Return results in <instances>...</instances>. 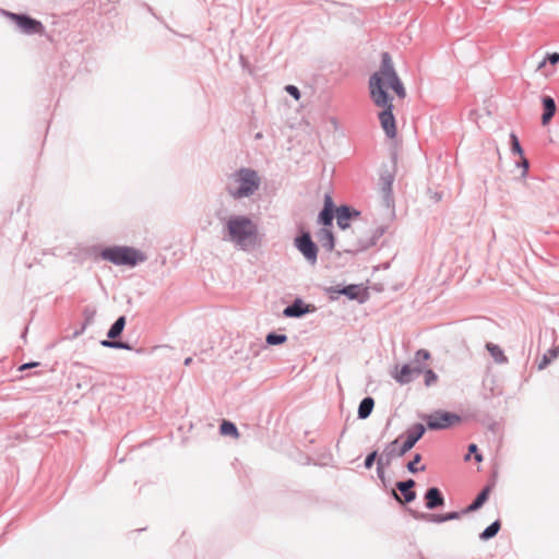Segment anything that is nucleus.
<instances>
[{"label":"nucleus","mask_w":559,"mask_h":559,"mask_svg":"<svg viewBox=\"0 0 559 559\" xmlns=\"http://www.w3.org/2000/svg\"><path fill=\"white\" fill-rule=\"evenodd\" d=\"M369 91L373 104L382 109L379 112V120L383 131L390 139L395 138L396 124L392 112V102L394 96L401 99L405 98L406 90L388 52L382 53L379 69L369 79Z\"/></svg>","instance_id":"f257e3e1"},{"label":"nucleus","mask_w":559,"mask_h":559,"mask_svg":"<svg viewBox=\"0 0 559 559\" xmlns=\"http://www.w3.org/2000/svg\"><path fill=\"white\" fill-rule=\"evenodd\" d=\"M260 186L258 174L249 168H241L230 176L227 186L229 194L235 199L252 195Z\"/></svg>","instance_id":"f03ea898"},{"label":"nucleus","mask_w":559,"mask_h":559,"mask_svg":"<svg viewBox=\"0 0 559 559\" xmlns=\"http://www.w3.org/2000/svg\"><path fill=\"white\" fill-rule=\"evenodd\" d=\"M99 257L115 265L128 267H134L147 260V255L134 247H103Z\"/></svg>","instance_id":"7ed1b4c3"},{"label":"nucleus","mask_w":559,"mask_h":559,"mask_svg":"<svg viewBox=\"0 0 559 559\" xmlns=\"http://www.w3.org/2000/svg\"><path fill=\"white\" fill-rule=\"evenodd\" d=\"M333 202L330 195L325 197L324 207L319 214L318 224L320 225L319 230L316 234L318 242L322 245H334L335 237L333 235Z\"/></svg>","instance_id":"20e7f679"},{"label":"nucleus","mask_w":559,"mask_h":559,"mask_svg":"<svg viewBox=\"0 0 559 559\" xmlns=\"http://www.w3.org/2000/svg\"><path fill=\"white\" fill-rule=\"evenodd\" d=\"M426 432L425 425L417 423L414 424L407 431H406V440L401 443V447L399 445V438L395 440L389 442L383 451H392L393 452V460L400 456H403L406 454L411 449L414 448V445L423 438V436Z\"/></svg>","instance_id":"39448f33"},{"label":"nucleus","mask_w":559,"mask_h":559,"mask_svg":"<svg viewBox=\"0 0 559 559\" xmlns=\"http://www.w3.org/2000/svg\"><path fill=\"white\" fill-rule=\"evenodd\" d=\"M228 233L234 241L250 240L257 231L254 223L245 217H231L227 223Z\"/></svg>","instance_id":"423d86ee"},{"label":"nucleus","mask_w":559,"mask_h":559,"mask_svg":"<svg viewBox=\"0 0 559 559\" xmlns=\"http://www.w3.org/2000/svg\"><path fill=\"white\" fill-rule=\"evenodd\" d=\"M424 420L426 421V429L443 430L461 423L462 417L452 412L438 409L425 415Z\"/></svg>","instance_id":"0eeeda50"},{"label":"nucleus","mask_w":559,"mask_h":559,"mask_svg":"<svg viewBox=\"0 0 559 559\" xmlns=\"http://www.w3.org/2000/svg\"><path fill=\"white\" fill-rule=\"evenodd\" d=\"M7 16L14 22L17 27L25 34H44L45 27L41 22L34 20L27 15L8 12Z\"/></svg>","instance_id":"6e6552de"},{"label":"nucleus","mask_w":559,"mask_h":559,"mask_svg":"<svg viewBox=\"0 0 559 559\" xmlns=\"http://www.w3.org/2000/svg\"><path fill=\"white\" fill-rule=\"evenodd\" d=\"M326 293L331 295H344L350 300H358L359 302H364L366 299V290L361 287V285L349 284L343 287L340 286H331L326 288Z\"/></svg>","instance_id":"1a4fd4ad"},{"label":"nucleus","mask_w":559,"mask_h":559,"mask_svg":"<svg viewBox=\"0 0 559 559\" xmlns=\"http://www.w3.org/2000/svg\"><path fill=\"white\" fill-rule=\"evenodd\" d=\"M415 485L416 483L412 478L397 481L395 487L401 492V496L395 490H392V498L399 503H411L416 499V491L414 490Z\"/></svg>","instance_id":"9d476101"},{"label":"nucleus","mask_w":559,"mask_h":559,"mask_svg":"<svg viewBox=\"0 0 559 559\" xmlns=\"http://www.w3.org/2000/svg\"><path fill=\"white\" fill-rule=\"evenodd\" d=\"M421 372L423 369L419 366L414 367L411 364H404L400 369L395 368L392 377L399 384L405 385L413 382Z\"/></svg>","instance_id":"9b49d317"},{"label":"nucleus","mask_w":559,"mask_h":559,"mask_svg":"<svg viewBox=\"0 0 559 559\" xmlns=\"http://www.w3.org/2000/svg\"><path fill=\"white\" fill-rule=\"evenodd\" d=\"M313 310L314 307L312 305L306 304L300 298H296L290 305L284 308L283 316L286 318H301Z\"/></svg>","instance_id":"f8f14e48"},{"label":"nucleus","mask_w":559,"mask_h":559,"mask_svg":"<svg viewBox=\"0 0 559 559\" xmlns=\"http://www.w3.org/2000/svg\"><path fill=\"white\" fill-rule=\"evenodd\" d=\"M358 215V212L352 210L348 206L337 207L335 213L337 227L341 230L346 231L350 227V222L357 218Z\"/></svg>","instance_id":"ddd939ff"},{"label":"nucleus","mask_w":559,"mask_h":559,"mask_svg":"<svg viewBox=\"0 0 559 559\" xmlns=\"http://www.w3.org/2000/svg\"><path fill=\"white\" fill-rule=\"evenodd\" d=\"M444 504L442 492L437 487H430L425 492V506L429 510L440 508Z\"/></svg>","instance_id":"4468645a"},{"label":"nucleus","mask_w":559,"mask_h":559,"mask_svg":"<svg viewBox=\"0 0 559 559\" xmlns=\"http://www.w3.org/2000/svg\"><path fill=\"white\" fill-rule=\"evenodd\" d=\"M491 491V486L484 487L480 492L476 496L473 502L462 510V513L467 514L479 510L488 500Z\"/></svg>","instance_id":"2eb2a0df"},{"label":"nucleus","mask_w":559,"mask_h":559,"mask_svg":"<svg viewBox=\"0 0 559 559\" xmlns=\"http://www.w3.org/2000/svg\"><path fill=\"white\" fill-rule=\"evenodd\" d=\"M393 461V452L392 451H382L377 460V475L379 479L385 486V473L384 468L389 467Z\"/></svg>","instance_id":"dca6fc26"},{"label":"nucleus","mask_w":559,"mask_h":559,"mask_svg":"<svg viewBox=\"0 0 559 559\" xmlns=\"http://www.w3.org/2000/svg\"><path fill=\"white\" fill-rule=\"evenodd\" d=\"M330 252V260L335 262L336 265L342 266L344 265L348 259H352L355 254L353 250L346 249L343 252L340 250H335L334 246L326 247Z\"/></svg>","instance_id":"f3484780"},{"label":"nucleus","mask_w":559,"mask_h":559,"mask_svg":"<svg viewBox=\"0 0 559 559\" xmlns=\"http://www.w3.org/2000/svg\"><path fill=\"white\" fill-rule=\"evenodd\" d=\"M544 114L542 116V123L544 126L548 124L551 118L556 112V104L555 100L550 96H545L543 98Z\"/></svg>","instance_id":"a211bd4d"},{"label":"nucleus","mask_w":559,"mask_h":559,"mask_svg":"<svg viewBox=\"0 0 559 559\" xmlns=\"http://www.w3.org/2000/svg\"><path fill=\"white\" fill-rule=\"evenodd\" d=\"M374 407V400L371 396L364 397L358 406L357 416L359 419H367Z\"/></svg>","instance_id":"6ab92c4d"},{"label":"nucleus","mask_w":559,"mask_h":559,"mask_svg":"<svg viewBox=\"0 0 559 559\" xmlns=\"http://www.w3.org/2000/svg\"><path fill=\"white\" fill-rule=\"evenodd\" d=\"M486 349L489 352V354L492 357V359L495 360V362L500 364V365L508 362V358L499 345L493 344V343H487Z\"/></svg>","instance_id":"aec40b11"},{"label":"nucleus","mask_w":559,"mask_h":559,"mask_svg":"<svg viewBox=\"0 0 559 559\" xmlns=\"http://www.w3.org/2000/svg\"><path fill=\"white\" fill-rule=\"evenodd\" d=\"M408 512L416 520H425V521L433 522V523L445 522L444 514L421 513V512L414 511L412 509H408Z\"/></svg>","instance_id":"412c9836"},{"label":"nucleus","mask_w":559,"mask_h":559,"mask_svg":"<svg viewBox=\"0 0 559 559\" xmlns=\"http://www.w3.org/2000/svg\"><path fill=\"white\" fill-rule=\"evenodd\" d=\"M124 325H126V317L124 316L118 317L116 319V321L109 328V330L107 332V337L108 338H117L118 336H120L124 329Z\"/></svg>","instance_id":"4be33fe9"},{"label":"nucleus","mask_w":559,"mask_h":559,"mask_svg":"<svg viewBox=\"0 0 559 559\" xmlns=\"http://www.w3.org/2000/svg\"><path fill=\"white\" fill-rule=\"evenodd\" d=\"M501 528V522L499 520L493 521L490 525H488L480 534L479 539L487 542L493 538Z\"/></svg>","instance_id":"5701e85b"},{"label":"nucleus","mask_w":559,"mask_h":559,"mask_svg":"<svg viewBox=\"0 0 559 559\" xmlns=\"http://www.w3.org/2000/svg\"><path fill=\"white\" fill-rule=\"evenodd\" d=\"M429 358H430V353L427 349H418L415 353V356H414L413 360L409 364L413 365L414 367H418L419 366L420 369H423V371H425V369L427 368L425 362Z\"/></svg>","instance_id":"b1692460"},{"label":"nucleus","mask_w":559,"mask_h":559,"mask_svg":"<svg viewBox=\"0 0 559 559\" xmlns=\"http://www.w3.org/2000/svg\"><path fill=\"white\" fill-rule=\"evenodd\" d=\"M305 257V259L314 265L318 258L319 247H296Z\"/></svg>","instance_id":"393cba45"},{"label":"nucleus","mask_w":559,"mask_h":559,"mask_svg":"<svg viewBox=\"0 0 559 559\" xmlns=\"http://www.w3.org/2000/svg\"><path fill=\"white\" fill-rule=\"evenodd\" d=\"M219 432L222 436H230L237 438L239 436L237 426L229 420H223L219 426Z\"/></svg>","instance_id":"a878e982"},{"label":"nucleus","mask_w":559,"mask_h":559,"mask_svg":"<svg viewBox=\"0 0 559 559\" xmlns=\"http://www.w3.org/2000/svg\"><path fill=\"white\" fill-rule=\"evenodd\" d=\"M558 354V348L548 349V352L543 355L540 361L538 362V370L545 369L555 358H557Z\"/></svg>","instance_id":"bb28decb"},{"label":"nucleus","mask_w":559,"mask_h":559,"mask_svg":"<svg viewBox=\"0 0 559 559\" xmlns=\"http://www.w3.org/2000/svg\"><path fill=\"white\" fill-rule=\"evenodd\" d=\"M287 341L286 334H281L276 332H270L266 334L265 343L266 345H281L284 344Z\"/></svg>","instance_id":"cd10ccee"},{"label":"nucleus","mask_w":559,"mask_h":559,"mask_svg":"<svg viewBox=\"0 0 559 559\" xmlns=\"http://www.w3.org/2000/svg\"><path fill=\"white\" fill-rule=\"evenodd\" d=\"M421 461V455L419 453H416L412 461H409L406 465L407 471L412 474H416L419 471H425L426 466L423 465L420 467H417L416 464Z\"/></svg>","instance_id":"c85d7f7f"},{"label":"nucleus","mask_w":559,"mask_h":559,"mask_svg":"<svg viewBox=\"0 0 559 559\" xmlns=\"http://www.w3.org/2000/svg\"><path fill=\"white\" fill-rule=\"evenodd\" d=\"M421 373H424L425 376V385L427 388L432 386L437 383L438 376L432 369L426 368L425 371H423Z\"/></svg>","instance_id":"c756f323"},{"label":"nucleus","mask_w":559,"mask_h":559,"mask_svg":"<svg viewBox=\"0 0 559 559\" xmlns=\"http://www.w3.org/2000/svg\"><path fill=\"white\" fill-rule=\"evenodd\" d=\"M95 313H96V311L94 309H91V308L84 309L85 322H84L81 331L75 332V335H80L84 331L86 325L93 321Z\"/></svg>","instance_id":"7c9ffc66"},{"label":"nucleus","mask_w":559,"mask_h":559,"mask_svg":"<svg viewBox=\"0 0 559 559\" xmlns=\"http://www.w3.org/2000/svg\"><path fill=\"white\" fill-rule=\"evenodd\" d=\"M511 151L512 153L518 154L520 157L524 155L519 139L514 133L511 134Z\"/></svg>","instance_id":"2f4dec72"},{"label":"nucleus","mask_w":559,"mask_h":559,"mask_svg":"<svg viewBox=\"0 0 559 559\" xmlns=\"http://www.w3.org/2000/svg\"><path fill=\"white\" fill-rule=\"evenodd\" d=\"M379 455L380 454L378 453L377 450L370 452L365 459V462H364L365 468L370 469L373 466L374 462L378 460Z\"/></svg>","instance_id":"473e14b6"},{"label":"nucleus","mask_w":559,"mask_h":559,"mask_svg":"<svg viewBox=\"0 0 559 559\" xmlns=\"http://www.w3.org/2000/svg\"><path fill=\"white\" fill-rule=\"evenodd\" d=\"M546 62H549L552 66H556L559 63V53L552 52L547 55V57L538 64V69H542L545 67Z\"/></svg>","instance_id":"72a5a7b5"},{"label":"nucleus","mask_w":559,"mask_h":559,"mask_svg":"<svg viewBox=\"0 0 559 559\" xmlns=\"http://www.w3.org/2000/svg\"><path fill=\"white\" fill-rule=\"evenodd\" d=\"M295 245H314L311 240V236L309 233H302L299 237L295 239Z\"/></svg>","instance_id":"f704fd0d"},{"label":"nucleus","mask_w":559,"mask_h":559,"mask_svg":"<svg viewBox=\"0 0 559 559\" xmlns=\"http://www.w3.org/2000/svg\"><path fill=\"white\" fill-rule=\"evenodd\" d=\"M115 348L116 349H127V350H132L133 347L130 343L128 342H124V341H115Z\"/></svg>","instance_id":"c9c22d12"},{"label":"nucleus","mask_w":559,"mask_h":559,"mask_svg":"<svg viewBox=\"0 0 559 559\" xmlns=\"http://www.w3.org/2000/svg\"><path fill=\"white\" fill-rule=\"evenodd\" d=\"M285 90H286V92H287L288 94H290L295 99H297V100H298V99L300 98V92H299V90H298L296 86H294V85H287V86L285 87Z\"/></svg>","instance_id":"e433bc0d"},{"label":"nucleus","mask_w":559,"mask_h":559,"mask_svg":"<svg viewBox=\"0 0 559 559\" xmlns=\"http://www.w3.org/2000/svg\"><path fill=\"white\" fill-rule=\"evenodd\" d=\"M462 514H463L462 511L461 512H459V511H451V512L444 513L445 522L447 521H452V520H457V519H460V516Z\"/></svg>","instance_id":"4c0bfd02"},{"label":"nucleus","mask_w":559,"mask_h":559,"mask_svg":"<svg viewBox=\"0 0 559 559\" xmlns=\"http://www.w3.org/2000/svg\"><path fill=\"white\" fill-rule=\"evenodd\" d=\"M115 341L116 338L103 340L100 341V345L107 348H115Z\"/></svg>","instance_id":"58836bf2"},{"label":"nucleus","mask_w":559,"mask_h":559,"mask_svg":"<svg viewBox=\"0 0 559 559\" xmlns=\"http://www.w3.org/2000/svg\"><path fill=\"white\" fill-rule=\"evenodd\" d=\"M476 452H478L477 445L475 443H471L468 445V453L465 455V460L468 461L471 454H475Z\"/></svg>","instance_id":"ea45409f"},{"label":"nucleus","mask_w":559,"mask_h":559,"mask_svg":"<svg viewBox=\"0 0 559 559\" xmlns=\"http://www.w3.org/2000/svg\"><path fill=\"white\" fill-rule=\"evenodd\" d=\"M39 366V362L37 361H32V362H26V364H23L19 370L23 371V370H26V369H29V368H33V367H37Z\"/></svg>","instance_id":"a19ab883"},{"label":"nucleus","mask_w":559,"mask_h":559,"mask_svg":"<svg viewBox=\"0 0 559 559\" xmlns=\"http://www.w3.org/2000/svg\"><path fill=\"white\" fill-rule=\"evenodd\" d=\"M521 165L523 166V174L525 175L527 173V169H528V160L523 156H521Z\"/></svg>","instance_id":"79ce46f5"},{"label":"nucleus","mask_w":559,"mask_h":559,"mask_svg":"<svg viewBox=\"0 0 559 559\" xmlns=\"http://www.w3.org/2000/svg\"><path fill=\"white\" fill-rule=\"evenodd\" d=\"M474 455H475V460L477 462H481L483 461V455L479 452H476Z\"/></svg>","instance_id":"37998d69"},{"label":"nucleus","mask_w":559,"mask_h":559,"mask_svg":"<svg viewBox=\"0 0 559 559\" xmlns=\"http://www.w3.org/2000/svg\"><path fill=\"white\" fill-rule=\"evenodd\" d=\"M191 362H192V358L191 357H188V358L185 359V365L186 366H189Z\"/></svg>","instance_id":"c03bdc74"},{"label":"nucleus","mask_w":559,"mask_h":559,"mask_svg":"<svg viewBox=\"0 0 559 559\" xmlns=\"http://www.w3.org/2000/svg\"><path fill=\"white\" fill-rule=\"evenodd\" d=\"M82 253H83V254H88V253H90V251H88V250H87V248H86L85 250H82Z\"/></svg>","instance_id":"a18cd8bd"},{"label":"nucleus","mask_w":559,"mask_h":559,"mask_svg":"<svg viewBox=\"0 0 559 559\" xmlns=\"http://www.w3.org/2000/svg\"><path fill=\"white\" fill-rule=\"evenodd\" d=\"M261 136H262V135H261V133H258V134L255 135V138H257V139H260Z\"/></svg>","instance_id":"49530a36"}]
</instances>
